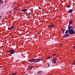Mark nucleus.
I'll return each mask as SVG.
<instances>
[{"mask_svg": "<svg viewBox=\"0 0 75 75\" xmlns=\"http://www.w3.org/2000/svg\"><path fill=\"white\" fill-rule=\"evenodd\" d=\"M55 54H53V56H55Z\"/></svg>", "mask_w": 75, "mask_h": 75, "instance_id": "obj_23", "label": "nucleus"}, {"mask_svg": "<svg viewBox=\"0 0 75 75\" xmlns=\"http://www.w3.org/2000/svg\"><path fill=\"white\" fill-rule=\"evenodd\" d=\"M17 73H13L11 74V75H15Z\"/></svg>", "mask_w": 75, "mask_h": 75, "instance_id": "obj_17", "label": "nucleus"}, {"mask_svg": "<svg viewBox=\"0 0 75 75\" xmlns=\"http://www.w3.org/2000/svg\"><path fill=\"white\" fill-rule=\"evenodd\" d=\"M28 10L27 9H23L22 10H21V11L23 12H25V11H27Z\"/></svg>", "mask_w": 75, "mask_h": 75, "instance_id": "obj_7", "label": "nucleus"}, {"mask_svg": "<svg viewBox=\"0 0 75 75\" xmlns=\"http://www.w3.org/2000/svg\"><path fill=\"white\" fill-rule=\"evenodd\" d=\"M47 27H48V28L51 27V26H50V25H48V26H47Z\"/></svg>", "mask_w": 75, "mask_h": 75, "instance_id": "obj_21", "label": "nucleus"}, {"mask_svg": "<svg viewBox=\"0 0 75 75\" xmlns=\"http://www.w3.org/2000/svg\"><path fill=\"white\" fill-rule=\"evenodd\" d=\"M20 17H22V15H20Z\"/></svg>", "mask_w": 75, "mask_h": 75, "instance_id": "obj_26", "label": "nucleus"}, {"mask_svg": "<svg viewBox=\"0 0 75 75\" xmlns=\"http://www.w3.org/2000/svg\"><path fill=\"white\" fill-rule=\"evenodd\" d=\"M73 22L72 21V20H71V21H70L69 22V25H70V24H71Z\"/></svg>", "mask_w": 75, "mask_h": 75, "instance_id": "obj_12", "label": "nucleus"}, {"mask_svg": "<svg viewBox=\"0 0 75 75\" xmlns=\"http://www.w3.org/2000/svg\"><path fill=\"white\" fill-rule=\"evenodd\" d=\"M54 26V25H50V27H53Z\"/></svg>", "mask_w": 75, "mask_h": 75, "instance_id": "obj_19", "label": "nucleus"}, {"mask_svg": "<svg viewBox=\"0 0 75 75\" xmlns=\"http://www.w3.org/2000/svg\"><path fill=\"white\" fill-rule=\"evenodd\" d=\"M31 13V12H29V13H28V15H30Z\"/></svg>", "mask_w": 75, "mask_h": 75, "instance_id": "obj_18", "label": "nucleus"}, {"mask_svg": "<svg viewBox=\"0 0 75 75\" xmlns=\"http://www.w3.org/2000/svg\"><path fill=\"white\" fill-rule=\"evenodd\" d=\"M9 12L10 13H11V11H9Z\"/></svg>", "mask_w": 75, "mask_h": 75, "instance_id": "obj_24", "label": "nucleus"}, {"mask_svg": "<svg viewBox=\"0 0 75 75\" xmlns=\"http://www.w3.org/2000/svg\"><path fill=\"white\" fill-rule=\"evenodd\" d=\"M75 65V60L74 61V62L71 64L72 66Z\"/></svg>", "mask_w": 75, "mask_h": 75, "instance_id": "obj_15", "label": "nucleus"}, {"mask_svg": "<svg viewBox=\"0 0 75 75\" xmlns=\"http://www.w3.org/2000/svg\"><path fill=\"white\" fill-rule=\"evenodd\" d=\"M13 28H14V26H11L10 28L8 27V30H12V29H13Z\"/></svg>", "mask_w": 75, "mask_h": 75, "instance_id": "obj_6", "label": "nucleus"}, {"mask_svg": "<svg viewBox=\"0 0 75 75\" xmlns=\"http://www.w3.org/2000/svg\"><path fill=\"white\" fill-rule=\"evenodd\" d=\"M29 69H30V68H28V69H27V70H29Z\"/></svg>", "mask_w": 75, "mask_h": 75, "instance_id": "obj_25", "label": "nucleus"}, {"mask_svg": "<svg viewBox=\"0 0 75 75\" xmlns=\"http://www.w3.org/2000/svg\"><path fill=\"white\" fill-rule=\"evenodd\" d=\"M53 64H56L57 63V58H54L52 60Z\"/></svg>", "mask_w": 75, "mask_h": 75, "instance_id": "obj_4", "label": "nucleus"}, {"mask_svg": "<svg viewBox=\"0 0 75 75\" xmlns=\"http://www.w3.org/2000/svg\"><path fill=\"white\" fill-rule=\"evenodd\" d=\"M42 59H31L29 61L30 62H40V61L42 60Z\"/></svg>", "mask_w": 75, "mask_h": 75, "instance_id": "obj_2", "label": "nucleus"}, {"mask_svg": "<svg viewBox=\"0 0 75 75\" xmlns=\"http://www.w3.org/2000/svg\"><path fill=\"white\" fill-rule=\"evenodd\" d=\"M68 30H67L66 32L65 33H68L70 34L71 35H73L75 34V31L73 30V28H75V26L74 27H72L71 26H70V25H69L68 26Z\"/></svg>", "mask_w": 75, "mask_h": 75, "instance_id": "obj_1", "label": "nucleus"}, {"mask_svg": "<svg viewBox=\"0 0 75 75\" xmlns=\"http://www.w3.org/2000/svg\"><path fill=\"white\" fill-rule=\"evenodd\" d=\"M8 52H10L11 54H13L16 52L14 51V50H10L6 52V53H8Z\"/></svg>", "mask_w": 75, "mask_h": 75, "instance_id": "obj_3", "label": "nucleus"}, {"mask_svg": "<svg viewBox=\"0 0 75 75\" xmlns=\"http://www.w3.org/2000/svg\"><path fill=\"white\" fill-rule=\"evenodd\" d=\"M71 7V6H70V5H68V8H69V7Z\"/></svg>", "mask_w": 75, "mask_h": 75, "instance_id": "obj_20", "label": "nucleus"}, {"mask_svg": "<svg viewBox=\"0 0 75 75\" xmlns=\"http://www.w3.org/2000/svg\"><path fill=\"white\" fill-rule=\"evenodd\" d=\"M23 16H24V15H22V17H23Z\"/></svg>", "mask_w": 75, "mask_h": 75, "instance_id": "obj_22", "label": "nucleus"}, {"mask_svg": "<svg viewBox=\"0 0 75 75\" xmlns=\"http://www.w3.org/2000/svg\"><path fill=\"white\" fill-rule=\"evenodd\" d=\"M25 75H28V74H25Z\"/></svg>", "mask_w": 75, "mask_h": 75, "instance_id": "obj_27", "label": "nucleus"}, {"mask_svg": "<svg viewBox=\"0 0 75 75\" xmlns=\"http://www.w3.org/2000/svg\"><path fill=\"white\" fill-rule=\"evenodd\" d=\"M47 64L48 65V67H50V65H51V62H48Z\"/></svg>", "mask_w": 75, "mask_h": 75, "instance_id": "obj_10", "label": "nucleus"}, {"mask_svg": "<svg viewBox=\"0 0 75 75\" xmlns=\"http://www.w3.org/2000/svg\"><path fill=\"white\" fill-rule=\"evenodd\" d=\"M72 11H73V10L72 9H70L68 11V13H72Z\"/></svg>", "mask_w": 75, "mask_h": 75, "instance_id": "obj_8", "label": "nucleus"}, {"mask_svg": "<svg viewBox=\"0 0 75 75\" xmlns=\"http://www.w3.org/2000/svg\"><path fill=\"white\" fill-rule=\"evenodd\" d=\"M34 67L33 66H30L28 67V68H29V69H31L32 68H33Z\"/></svg>", "mask_w": 75, "mask_h": 75, "instance_id": "obj_14", "label": "nucleus"}, {"mask_svg": "<svg viewBox=\"0 0 75 75\" xmlns=\"http://www.w3.org/2000/svg\"><path fill=\"white\" fill-rule=\"evenodd\" d=\"M65 28H64L63 29H62V31H63L62 33V34H64V32H65Z\"/></svg>", "mask_w": 75, "mask_h": 75, "instance_id": "obj_9", "label": "nucleus"}, {"mask_svg": "<svg viewBox=\"0 0 75 75\" xmlns=\"http://www.w3.org/2000/svg\"><path fill=\"white\" fill-rule=\"evenodd\" d=\"M46 59H50V57H48L46 58Z\"/></svg>", "mask_w": 75, "mask_h": 75, "instance_id": "obj_16", "label": "nucleus"}, {"mask_svg": "<svg viewBox=\"0 0 75 75\" xmlns=\"http://www.w3.org/2000/svg\"><path fill=\"white\" fill-rule=\"evenodd\" d=\"M42 72V71H39L37 72V74H41Z\"/></svg>", "mask_w": 75, "mask_h": 75, "instance_id": "obj_13", "label": "nucleus"}, {"mask_svg": "<svg viewBox=\"0 0 75 75\" xmlns=\"http://www.w3.org/2000/svg\"><path fill=\"white\" fill-rule=\"evenodd\" d=\"M3 3V1L2 0H0V4H2Z\"/></svg>", "mask_w": 75, "mask_h": 75, "instance_id": "obj_11", "label": "nucleus"}, {"mask_svg": "<svg viewBox=\"0 0 75 75\" xmlns=\"http://www.w3.org/2000/svg\"><path fill=\"white\" fill-rule=\"evenodd\" d=\"M66 34L64 35L63 36H62V38H65V37H69V34H68V33H66Z\"/></svg>", "mask_w": 75, "mask_h": 75, "instance_id": "obj_5", "label": "nucleus"}, {"mask_svg": "<svg viewBox=\"0 0 75 75\" xmlns=\"http://www.w3.org/2000/svg\"><path fill=\"white\" fill-rule=\"evenodd\" d=\"M1 16H0V18H1Z\"/></svg>", "mask_w": 75, "mask_h": 75, "instance_id": "obj_28", "label": "nucleus"}]
</instances>
